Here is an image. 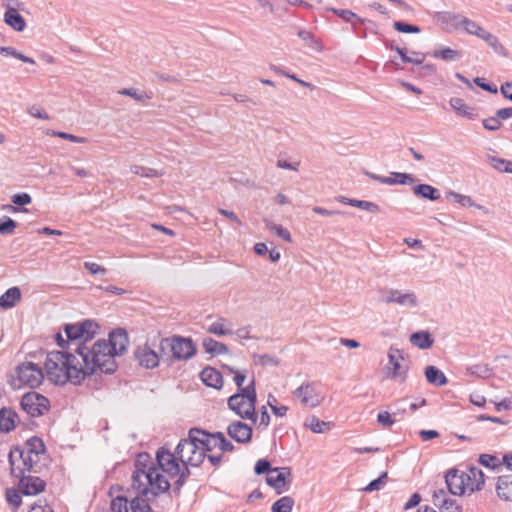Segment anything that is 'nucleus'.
I'll return each mask as SVG.
<instances>
[{
  "label": "nucleus",
  "instance_id": "obj_1",
  "mask_svg": "<svg viewBox=\"0 0 512 512\" xmlns=\"http://www.w3.org/2000/svg\"><path fill=\"white\" fill-rule=\"evenodd\" d=\"M98 328V324L90 319L62 325L72 351L53 350L47 353L44 367L49 381L59 386L68 382L80 385L91 376L94 351L93 344L88 346V343L95 337Z\"/></svg>",
  "mask_w": 512,
  "mask_h": 512
},
{
  "label": "nucleus",
  "instance_id": "obj_2",
  "mask_svg": "<svg viewBox=\"0 0 512 512\" xmlns=\"http://www.w3.org/2000/svg\"><path fill=\"white\" fill-rule=\"evenodd\" d=\"M129 336L125 328H115L109 332L108 339H98L93 343L91 376L97 372L113 374L117 370L116 356L126 353Z\"/></svg>",
  "mask_w": 512,
  "mask_h": 512
},
{
  "label": "nucleus",
  "instance_id": "obj_3",
  "mask_svg": "<svg viewBox=\"0 0 512 512\" xmlns=\"http://www.w3.org/2000/svg\"><path fill=\"white\" fill-rule=\"evenodd\" d=\"M169 488L170 482H147L140 494L132 498L123 494L112 497L111 510L112 512H153L149 502L159 494L166 493Z\"/></svg>",
  "mask_w": 512,
  "mask_h": 512
},
{
  "label": "nucleus",
  "instance_id": "obj_4",
  "mask_svg": "<svg viewBox=\"0 0 512 512\" xmlns=\"http://www.w3.org/2000/svg\"><path fill=\"white\" fill-rule=\"evenodd\" d=\"M197 434H199L197 428H191L188 432V437L181 439L174 449L181 464L184 466V472L181 474L182 478L195 475L191 472V469L199 468L206 458V455L198 448V444L193 441L194 435Z\"/></svg>",
  "mask_w": 512,
  "mask_h": 512
},
{
  "label": "nucleus",
  "instance_id": "obj_5",
  "mask_svg": "<svg viewBox=\"0 0 512 512\" xmlns=\"http://www.w3.org/2000/svg\"><path fill=\"white\" fill-rule=\"evenodd\" d=\"M159 347L163 353L170 350L172 360L176 361H187L197 353L194 341L189 337L180 335L162 338Z\"/></svg>",
  "mask_w": 512,
  "mask_h": 512
},
{
  "label": "nucleus",
  "instance_id": "obj_6",
  "mask_svg": "<svg viewBox=\"0 0 512 512\" xmlns=\"http://www.w3.org/2000/svg\"><path fill=\"white\" fill-rule=\"evenodd\" d=\"M155 465L157 466V471L163 475L164 479H167L166 477H177V480L187 479L181 477V474L184 472V466L181 464L175 450L172 452L166 445L156 450Z\"/></svg>",
  "mask_w": 512,
  "mask_h": 512
},
{
  "label": "nucleus",
  "instance_id": "obj_7",
  "mask_svg": "<svg viewBox=\"0 0 512 512\" xmlns=\"http://www.w3.org/2000/svg\"><path fill=\"white\" fill-rule=\"evenodd\" d=\"M15 374L16 379L12 381L14 388H21L22 386L36 388L44 380L43 369L33 362L20 363L15 369Z\"/></svg>",
  "mask_w": 512,
  "mask_h": 512
},
{
  "label": "nucleus",
  "instance_id": "obj_8",
  "mask_svg": "<svg viewBox=\"0 0 512 512\" xmlns=\"http://www.w3.org/2000/svg\"><path fill=\"white\" fill-rule=\"evenodd\" d=\"M142 476L146 480H165L163 475L157 471L155 457L153 458L148 452L137 454L130 480H140Z\"/></svg>",
  "mask_w": 512,
  "mask_h": 512
},
{
  "label": "nucleus",
  "instance_id": "obj_9",
  "mask_svg": "<svg viewBox=\"0 0 512 512\" xmlns=\"http://www.w3.org/2000/svg\"><path fill=\"white\" fill-rule=\"evenodd\" d=\"M45 485L46 482H18V489H6L5 499L13 509H17L22 503V494L27 496L37 495L45 490Z\"/></svg>",
  "mask_w": 512,
  "mask_h": 512
},
{
  "label": "nucleus",
  "instance_id": "obj_10",
  "mask_svg": "<svg viewBox=\"0 0 512 512\" xmlns=\"http://www.w3.org/2000/svg\"><path fill=\"white\" fill-rule=\"evenodd\" d=\"M20 406L29 416L40 417L49 411L50 401L46 396L30 391L22 396Z\"/></svg>",
  "mask_w": 512,
  "mask_h": 512
},
{
  "label": "nucleus",
  "instance_id": "obj_11",
  "mask_svg": "<svg viewBox=\"0 0 512 512\" xmlns=\"http://www.w3.org/2000/svg\"><path fill=\"white\" fill-rule=\"evenodd\" d=\"M254 473L258 476L265 475V480H287L292 476L290 467H273L266 458L255 463Z\"/></svg>",
  "mask_w": 512,
  "mask_h": 512
},
{
  "label": "nucleus",
  "instance_id": "obj_12",
  "mask_svg": "<svg viewBox=\"0 0 512 512\" xmlns=\"http://www.w3.org/2000/svg\"><path fill=\"white\" fill-rule=\"evenodd\" d=\"M23 455V448L19 446H15L10 450L8 460L11 475L18 480H41L38 476H25L27 469Z\"/></svg>",
  "mask_w": 512,
  "mask_h": 512
},
{
  "label": "nucleus",
  "instance_id": "obj_13",
  "mask_svg": "<svg viewBox=\"0 0 512 512\" xmlns=\"http://www.w3.org/2000/svg\"><path fill=\"white\" fill-rule=\"evenodd\" d=\"M242 400H247V404H257L256 380L254 377L250 380L247 386H241V388H237V392L228 398L227 406L239 408L237 401Z\"/></svg>",
  "mask_w": 512,
  "mask_h": 512
},
{
  "label": "nucleus",
  "instance_id": "obj_14",
  "mask_svg": "<svg viewBox=\"0 0 512 512\" xmlns=\"http://www.w3.org/2000/svg\"><path fill=\"white\" fill-rule=\"evenodd\" d=\"M135 360L141 367L153 369L159 365L160 356L147 343L139 345L134 350Z\"/></svg>",
  "mask_w": 512,
  "mask_h": 512
},
{
  "label": "nucleus",
  "instance_id": "obj_15",
  "mask_svg": "<svg viewBox=\"0 0 512 512\" xmlns=\"http://www.w3.org/2000/svg\"><path fill=\"white\" fill-rule=\"evenodd\" d=\"M432 502L440 512H461V506L444 489L434 491Z\"/></svg>",
  "mask_w": 512,
  "mask_h": 512
},
{
  "label": "nucleus",
  "instance_id": "obj_16",
  "mask_svg": "<svg viewBox=\"0 0 512 512\" xmlns=\"http://www.w3.org/2000/svg\"><path fill=\"white\" fill-rule=\"evenodd\" d=\"M227 434L236 442L247 444L251 442L253 435L252 426L237 420L233 421L227 427Z\"/></svg>",
  "mask_w": 512,
  "mask_h": 512
},
{
  "label": "nucleus",
  "instance_id": "obj_17",
  "mask_svg": "<svg viewBox=\"0 0 512 512\" xmlns=\"http://www.w3.org/2000/svg\"><path fill=\"white\" fill-rule=\"evenodd\" d=\"M383 301L387 304L397 303L402 306L416 307L418 300L414 292L407 291L405 293L397 289H388L385 292Z\"/></svg>",
  "mask_w": 512,
  "mask_h": 512
},
{
  "label": "nucleus",
  "instance_id": "obj_18",
  "mask_svg": "<svg viewBox=\"0 0 512 512\" xmlns=\"http://www.w3.org/2000/svg\"><path fill=\"white\" fill-rule=\"evenodd\" d=\"M403 353L400 349L391 346L388 351V362L392 367L391 372L388 374V377L391 379H396L398 376H401V382L406 380L407 368L403 371L402 366L400 364L401 360H403Z\"/></svg>",
  "mask_w": 512,
  "mask_h": 512
},
{
  "label": "nucleus",
  "instance_id": "obj_19",
  "mask_svg": "<svg viewBox=\"0 0 512 512\" xmlns=\"http://www.w3.org/2000/svg\"><path fill=\"white\" fill-rule=\"evenodd\" d=\"M200 379L207 387L216 390H220L223 387L222 374L211 366H206L203 368V370L200 372Z\"/></svg>",
  "mask_w": 512,
  "mask_h": 512
},
{
  "label": "nucleus",
  "instance_id": "obj_20",
  "mask_svg": "<svg viewBox=\"0 0 512 512\" xmlns=\"http://www.w3.org/2000/svg\"><path fill=\"white\" fill-rule=\"evenodd\" d=\"M450 495H463L469 490V493L483 489L485 482H444Z\"/></svg>",
  "mask_w": 512,
  "mask_h": 512
},
{
  "label": "nucleus",
  "instance_id": "obj_21",
  "mask_svg": "<svg viewBox=\"0 0 512 512\" xmlns=\"http://www.w3.org/2000/svg\"><path fill=\"white\" fill-rule=\"evenodd\" d=\"M294 395L300 397L302 403L306 406L316 407L320 404L319 396L315 393V389L310 383L299 386L294 391Z\"/></svg>",
  "mask_w": 512,
  "mask_h": 512
},
{
  "label": "nucleus",
  "instance_id": "obj_22",
  "mask_svg": "<svg viewBox=\"0 0 512 512\" xmlns=\"http://www.w3.org/2000/svg\"><path fill=\"white\" fill-rule=\"evenodd\" d=\"M4 22L17 32H22L26 28L24 17L15 8H8L4 13Z\"/></svg>",
  "mask_w": 512,
  "mask_h": 512
},
{
  "label": "nucleus",
  "instance_id": "obj_23",
  "mask_svg": "<svg viewBox=\"0 0 512 512\" xmlns=\"http://www.w3.org/2000/svg\"><path fill=\"white\" fill-rule=\"evenodd\" d=\"M237 402L239 408H233V406H228V408L240 418L250 420L253 423H256L258 418V414L256 412V405H251V403L247 404V400Z\"/></svg>",
  "mask_w": 512,
  "mask_h": 512
},
{
  "label": "nucleus",
  "instance_id": "obj_24",
  "mask_svg": "<svg viewBox=\"0 0 512 512\" xmlns=\"http://www.w3.org/2000/svg\"><path fill=\"white\" fill-rule=\"evenodd\" d=\"M412 191L420 199L437 201L441 198L440 191L437 188L425 183L414 185Z\"/></svg>",
  "mask_w": 512,
  "mask_h": 512
},
{
  "label": "nucleus",
  "instance_id": "obj_25",
  "mask_svg": "<svg viewBox=\"0 0 512 512\" xmlns=\"http://www.w3.org/2000/svg\"><path fill=\"white\" fill-rule=\"evenodd\" d=\"M410 343L422 350H426L432 347L434 344V338L428 330H420L410 335Z\"/></svg>",
  "mask_w": 512,
  "mask_h": 512
},
{
  "label": "nucleus",
  "instance_id": "obj_26",
  "mask_svg": "<svg viewBox=\"0 0 512 512\" xmlns=\"http://www.w3.org/2000/svg\"><path fill=\"white\" fill-rule=\"evenodd\" d=\"M17 418L18 414L14 410L2 407L0 409V431L9 433L14 430Z\"/></svg>",
  "mask_w": 512,
  "mask_h": 512
},
{
  "label": "nucleus",
  "instance_id": "obj_27",
  "mask_svg": "<svg viewBox=\"0 0 512 512\" xmlns=\"http://www.w3.org/2000/svg\"><path fill=\"white\" fill-rule=\"evenodd\" d=\"M21 300V290L17 286L8 288L0 296V307L2 309H11Z\"/></svg>",
  "mask_w": 512,
  "mask_h": 512
},
{
  "label": "nucleus",
  "instance_id": "obj_28",
  "mask_svg": "<svg viewBox=\"0 0 512 512\" xmlns=\"http://www.w3.org/2000/svg\"><path fill=\"white\" fill-rule=\"evenodd\" d=\"M459 27H462L466 33L470 35L477 36L478 38H482L483 35L486 33L487 30H485L483 27H481L478 23L475 21L462 16V19L458 21L457 23L453 24V29H458Z\"/></svg>",
  "mask_w": 512,
  "mask_h": 512
},
{
  "label": "nucleus",
  "instance_id": "obj_29",
  "mask_svg": "<svg viewBox=\"0 0 512 512\" xmlns=\"http://www.w3.org/2000/svg\"><path fill=\"white\" fill-rule=\"evenodd\" d=\"M449 104L462 117L469 120H475L478 117L476 109L466 105L461 98L453 97L450 99Z\"/></svg>",
  "mask_w": 512,
  "mask_h": 512
},
{
  "label": "nucleus",
  "instance_id": "obj_30",
  "mask_svg": "<svg viewBox=\"0 0 512 512\" xmlns=\"http://www.w3.org/2000/svg\"><path fill=\"white\" fill-rule=\"evenodd\" d=\"M432 19L436 24L441 25L444 29H453V24L457 23L462 19L460 14H455L449 11L435 12L432 15Z\"/></svg>",
  "mask_w": 512,
  "mask_h": 512
},
{
  "label": "nucleus",
  "instance_id": "obj_31",
  "mask_svg": "<svg viewBox=\"0 0 512 512\" xmlns=\"http://www.w3.org/2000/svg\"><path fill=\"white\" fill-rule=\"evenodd\" d=\"M426 380L429 384L440 387L448 383L446 375L436 366L428 365L424 371Z\"/></svg>",
  "mask_w": 512,
  "mask_h": 512
},
{
  "label": "nucleus",
  "instance_id": "obj_32",
  "mask_svg": "<svg viewBox=\"0 0 512 512\" xmlns=\"http://www.w3.org/2000/svg\"><path fill=\"white\" fill-rule=\"evenodd\" d=\"M11 202L14 205L6 206V209L12 213L16 212H27L28 210L24 206L29 205L32 202V197L27 192L16 193L11 197Z\"/></svg>",
  "mask_w": 512,
  "mask_h": 512
},
{
  "label": "nucleus",
  "instance_id": "obj_33",
  "mask_svg": "<svg viewBox=\"0 0 512 512\" xmlns=\"http://www.w3.org/2000/svg\"><path fill=\"white\" fill-rule=\"evenodd\" d=\"M202 346L206 353L211 354L212 356L222 355L228 353V346L222 342H219L213 338H205L203 340Z\"/></svg>",
  "mask_w": 512,
  "mask_h": 512
},
{
  "label": "nucleus",
  "instance_id": "obj_34",
  "mask_svg": "<svg viewBox=\"0 0 512 512\" xmlns=\"http://www.w3.org/2000/svg\"><path fill=\"white\" fill-rule=\"evenodd\" d=\"M197 430L199 434L194 435L193 441L198 444V448L206 455V452L212 451L216 446H214V442L210 438V432L201 428H197Z\"/></svg>",
  "mask_w": 512,
  "mask_h": 512
},
{
  "label": "nucleus",
  "instance_id": "obj_35",
  "mask_svg": "<svg viewBox=\"0 0 512 512\" xmlns=\"http://www.w3.org/2000/svg\"><path fill=\"white\" fill-rule=\"evenodd\" d=\"M384 45L387 49H389L391 51H395L400 56L401 60L404 63H413L416 65H421L424 61V56L422 57V59H412V57L407 55V49L396 45L394 43V41H390V40L386 39L384 41Z\"/></svg>",
  "mask_w": 512,
  "mask_h": 512
},
{
  "label": "nucleus",
  "instance_id": "obj_36",
  "mask_svg": "<svg viewBox=\"0 0 512 512\" xmlns=\"http://www.w3.org/2000/svg\"><path fill=\"white\" fill-rule=\"evenodd\" d=\"M481 39L487 43V45L494 51L495 54L501 57L508 56V50L503 46V44L494 34L486 31Z\"/></svg>",
  "mask_w": 512,
  "mask_h": 512
},
{
  "label": "nucleus",
  "instance_id": "obj_37",
  "mask_svg": "<svg viewBox=\"0 0 512 512\" xmlns=\"http://www.w3.org/2000/svg\"><path fill=\"white\" fill-rule=\"evenodd\" d=\"M386 177L390 180L387 185H408L417 181L414 175L404 172H391V175Z\"/></svg>",
  "mask_w": 512,
  "mask_h": 512
},
{
  "label": "nucleus",
  "instance_id": "obj_38",
  "mask_svg": "<svg viewBox=\"0 0 512 512\" xmlns=\"http://www.w3.org/2000/svg\"><path fill=\"white\" fill-rule=\"evenodd\" d=\"M466 371L469 375L482 379H487L493 375V369L489 364H475L467 366Z\"/></svg>",
  "mask_w": 512,
  "mask_h": 512
},
{
  "label": "nucleus",
  "instance_id": "obj_39",
  "mask_svg": "<svg viewBox=\"0 0 512 512\" xmlns=\"http://www.w3.org/2000/svg\"><path fill=\"white\" fill-rule=\"evenodd\" d=\"M432 57L439 58L447 62L458 61L462 55L458 50H454L450 47H444L439 50H434L432 53Z\"/></svg>",
  "mask_w": 512,
  "mask_h": 512
},
{
  "label": "nucleus",
  "instance_id": "obj_40",
  "mask_svg": "<svg viewBox=\"0 0 512 512\" xmlns=\"http://www.w3.org/2000/svg\"><path fill=\"white\" fill-rule=\"evenodd\" d=\"M305 426L314 433H324L330 430L331 423L322 421L316 416H310L306 419Z\"/></svg>",
  "mask_w": 512,
  "mask_h": 512
},
{
  "label": "nucleus",
  "instance_id": "obj_41",
  "mask_svg": "<svg viewBox=\"0 0 512 512\" xmlns=\"http://www.w3.org/2000/svg\"><path fill=\"white\" fill-rule=\"evenodd\" d=\"M446 198L452 199L455 203H459L463 207H476L478 209H481L482 206L475 204L470 196L462 195L460 193L454 192V191H448L446 192Z\"/></svg>",
  "mask_w": 512,
  "mask_h": 512
},
{
  "label": "nucleus",
  "instance_id": "obj_42",
  "mask_svg": "<svg viewBox=\"0 0 512 512\" xmlns=\"http://www.w3.org/2000/svg\"><path fill=\"white\" fill-rule=\"evenodd\" d=\"M26 452H29L30 454H34L38 456L39 454H42L45 452V445L41 438L37 436H32L30 439L26 442Z\"/></svg>",
  "mask_w": 512,
  "mask_h": 512
},
{
  "label": "nucleus",
  "instance_id": "obj_43",
  "mask_svg": "<svg viewBox=\"0 0 512 512\" xmlns=\"http://www.w3.org/2000/svg\"><path fill=\"white\" fill-rule=\"evenodd\" d=\"M479 463L492 470H500L502 467L501 460L495 455L483 453L479 455Z\"/></svg>",
  "mask_w": 512,
  "mask_h": 512
},
{
  "label": "nucleus",
  "instance_id": "obj_44",
  "mask_svg": "<svg viewBox=\"0 0 512 512\" xmlns=\"http://www.w3.org/2000/svg\"><path fill=\"white\" fill-rule=\"evenodd\" d=\"M468 472H461L459 480H485V474L476 465H467Z\"/></svg>",
  "mask_w": 512,
  "mask_h": 512
},
{
  "label": "nucleus",
  "instance_id": "obj_45",
  "mask_svg": "<svg viewBox=\"0 0 512 512\" xmlns=\"http://www.w3.org/2000/svg\"><path fill=\"white\" fill-rule=\"evenodd\" d=\"M294 505V500L289 496H284L278 499L272 505V512H291Z\"/></svg>",
  "mask_w": 512,
  "mask_h": 512
},
{
  "label": "nucleus",
  "instance_id": "obj_46",
  "mask_svg": "<svg viewBox=\"0 0 512 512\" xmlns=\"http://www.w3.org/2000/svg\"><path fill=\"white\" fill-rule=\"evenodd\" d=\"M253 361L256 365L260 366H278L280 361L270 354H254Z\"/></svg>",
  "mask_w": 512,
  "mask_h": 512
},
{
  "label": "nucleus",
  "instance_id": "obj_47",
  "mask_svg": "<svg viewBox=\"0 0 512 512\" xmlns=\"http://www.w3.org/2000/svg\"><path fill=\"white\" fill-rule=\"evenodd\" d=\"M393 28L399 33L417 34L421 32V27L404 21H394Z\"/></svg>",
  "mask_w": 512,
  "mask_h": 512
},
{
  "label": "nucleus",
  "instance_id": "obj_48",
  "mask_svg": "<svg viewBox=\"0 0 512 512\" xmlns=\"http://www.w3.org/2000/svg\"><path fill=\"white\" fill-rule=\"evenodd\" d=\"M131 171L136 175H140L142 177H147V178H155V177H160L163 175L161 172H159L156 169L148 168V167H144V166H140V165L131 166Z\"/></svg>",
  "mask_w": 512,
  "mask_h": 512
},
{
  "label": "nucleus",
  "instance_id": "obj_49",
  "mask_svg": "<svg viewBox=\"0 0 512 512\" xmlns=\"http://www.w3.org/2000/svg\"><path fill=\"white\" fill-rule=\"evenodd\" d=\"M352 207H357L359 209L368 211L370 213H379L380 207L374 202L366 201V200H358L354 199L353 201H349Z\"/></svg>",
  "mask_w": 512,
  "mask_h": 512
},
{
  "label": "nucleus",
  "instance_id": "obj_50",
  "mask_svg": "<svg viewBox=\"0 0 512 512\" xmlns=\"http://www.w3.org/2000/svg\"><path fill=\"white\" fill-rule=\"evenodd\" d=\"M496 491L501 499L512 501V482H498Z\"/></svg>",
  "mask_w": 512,
  "mask_h": 512
},
{
  "label": "nucleus",
  "instance_id": "obj_51",
  "mask_svg": "<svg viewBox=\"0 0 512 512\" xmlns=\"http://www.w3.org/2000/svg\"><path fill=\"white\" fill-rule=\"evenodd\" d=\"M121 95L130 96L135 99L137 102H144L147 99H150L151 96L145 93L144 91H139L135 88H124L119 91Z\"/></svg>",
  "mask_w": 512,
  "mask_h": 512
},
{
  "label": "nucleus",
  "instance_id": "obj_52",
  "mask_svg": "<svg viewBox=\"0 0 512 512\" xmlns=\"http://www.w3.org/2000/svg\"><path fill=\"white\" fill-rule=\"evenodd\" d=\"M17 227V222L8 216H3L0 219V234L8 235L13 233Z\"/></svg>",
  "mask_w": 512,
  "mask_h": 512
},
{
  "label": "nucleus",
  "instance_id": "obj_53",
  "mask_svg": "<svg viewBox=\"0 0 512 512\" xmlns=\"http://www.w3.org/2000/svg\"><path fill=\"white\" fill-rule=\"evenodd\" d=\"M266 226L270 231L275 232L277 234V236L282 238L283 240H285L287 242L292 241L290 232L287 229L283 228L281 225H277V224L269 221L266 223Z\"/></svg>",
  "mask_w": 512,
  "mask_h": 512
},
{
  "label": "nucleus",
  "instance_id": "obj_54",
  "mask_svg": "<svg viewBox=\"0 0 512 512\" xmlns=\"http://www.w3.org/2000/svg\"><path fill=\"white\" fill-rule=\"evenodd\" d=\"M397 412H393L395 416ZM377 422L384 428H389L395 423V419L392 417V414L388 411H380L377 415Z\"/></svg>",
  "mask_w": 512,
  "mask_h": 512
},
{
  "label": "nucleus",
  "instance_id": "obj_55",
  "mask_svg": "<svg viewBox=\"0 0 512 512\" xmlns=\"http://www.w3.org/2000/svg\"><path fill=\"white\" fill-rule=\"evenodd\" d=\"M329 11H331L333 14L341 18L345 22H351L353 23V17H356V14L348 9H338V8H329Z\"/></svg>",
  "mask_w": 512,
  "mask_h": 512
},
{
  "label": "nucleus",
  "instance_id": "obj_56",
  "mask_svg": "<svg viewBox=\"0 0 512 512\" xmlns=\"http://www.w3.org/2000/svg\"><path fill=\"white\" fill-rule=\"evenodd\" d=\"M473 82L484 91L492 94H496L498 92L497 86L493 83L487 82L483 77H476L473 79Z\"/></svg>",
  "mask_w": 512,
  "mask_h": 512
},
{
  "label": "nucleus",
  "instance_id": "obj_57",
  "mask_svg": "<svg viewBox=\"0 0 512 512\" xmlns=\"http://www.w3.org/2000/svg\"><path fill=\"white\" fill-rule=\"evenodd\" d=\"M488 160H489L490 164L492 165V167L500 172H506L505 167L506 166L508 167V165H511V161L502 159V158H498L495 156H489Z\"/></svg>",
  "mask_w": 512,
  "mask_h": 512
},
{
  "label": "nucleus",
  "instance_id": "obj_58",
  "mask_svg": "<svg viewBox=\"0 0 512 512\" xmlns=\"http://www.w3.org/2000/svg\"><path fill=\"white\" fill-rule=\"evenodd\" d=\"M483 127L488 131H497L501 127V121L497 117V115L493 117H488L482 121Z\"/></svg>",
  "mask_w": 512,
  "mask_h": 512
},
{
  "label": "nucleus",
  "instance_id": "obj_59",
  "mask_svg": "<svg viewBox=\"0 0 512 512\" xmlns=\"http://www.w3.org/2000/svg\"><path fill=\"white\" fill-rule=\"evenodd\" d=\"M207 331L218 336H225L232 333L230 330L225 329L221 322H213L211 325H209Z\"/></svg>",
  "mask_w": 512,
  "mask_h": 512
},
{
  "label": "nucleus",
  "instance_id": "obj_60",
  "mask_svg": "<svg viewBox=\"0 0 512 512\" xmlns=\"http://www.w3.org/2000/svg\"><path fill=\"white\" fill-rule=\"evenodd\" d=\"M51 135L60 137L62 139H66L73 143H85L86 142L85 138H82V137H79V136H76V135H73V134H70L67 132L52 131Z\"/></svg>",
  "mask_w": 512,
  "mask_h": 512
},
{
  "label": "nucleus",
  "instance_id": "obj_61",
  "mask_svg": "<svg viewBox=\"0 0 512 512\" xmlns=\"http://www.w3.org/2000/svg\"><path fill=\"white\" fill-rule=\"evenodd\" d=\"M84 267L87 269L91 274H101L105 275L107 273V269L95 262H84Z\"/></svg>",
  "mask_w": 512,
  "mask_h": 512
},
{
  "label": "nucleus",
  "instance_id": "obj_62",
  "mask_svg": "<svg viewBox=\"0 0 512 512\" xmlns=\"http://www.w3.org/2000/svg\"><path fill=\"white\" fill-rule=\"evenodd\" d=\"M28 113L34 118L49 120L50 116L36 105H32L28 108Z\"/></svg>",
  "mask_w": 512,
  "mask_h": 512
},
{
  "label": "nucleus",
  "instance_id": "obj_63",
  "mask_svg": "<svg viewBox=\"0 0 512 512\" xmlns=\"http://www.w3.org/2000/svg\"><path fill=\"white\" fill-rule=\"evenodd\" d=\"M54 339H55L56 344L61 348V350H71L72 351V347H70V343L68 341L67 336H66V338H64L61 332H57L54 335Z\"/></svg>",
  "mask_w": 512,
  "mask_h": 512
},
{
  "label": "nucleus",
  "instance_id": "obj_64",
  "mask_svg": "<svg viewBox=\"0 0 512 512\" xmlns=\"http://www.w3.org/2000/svg\"><path fill=\"white\" fill-rule=\"evenodd\" d=\"M500 92L505 99L512 101V82H505L500 87Z\"/></svg>",
  "mask_w": 512,
  "mask_h": 512
}]
</instances>
